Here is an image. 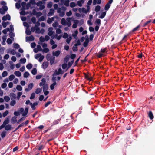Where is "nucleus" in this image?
Segmentation results:
<instances>
[{"instance_id": "37", "label": "nucleus", "mask_w": 155, "mask_h": 155, "mask_svg": "<svg viewBox=\"0 0 155 155\" xmlns=\"http://www.w3.org/2000/svg\"><path fill=\"white\" fill-rule=\"evenodd\" d=\"M16 103V101L15 100H13L11 101L10 104L11 106H13Z\"/></svg>"}, {"instance_id": "42", "label": "nucleus", "mask_w": 155, "mask_h": 155, "mask_svg": "<svg viewBox=\"0 0 155 155\" xmlns=\"http://www.w3.org/2000/svg\"><path fill=\"white\" fill-rule=\"evenodd\" d=\"M60 119H58L53 122V125H55L59 123Z\"/></svg>"}, {"instance_id": "10", "label": "nucleus", "mask_w": 155, "mask_h": 155, "mask_svg": "<svg viewBox=\"0 0 155 155\" xmlns=\"http://www.w3.org/2000/svg\"><path fill=\"white\" fill-rule=\"evenodd\" d=\"M54 10L53 8H51L50 9V11L48 13V16H50L51 15H54Z\"/></svg>"}, {"instance_id": "4", "label": "nucleus", "mask_w": 155, "mask_h": 155, "mask_svg": "<svg viewBox=\"0 0 155 155\" xmlns=\"http://www.w3.org/2000/svg\"><path fill=\"white\" fill-rule=\"evenodd\" d=\"M38 104V103L37 102H35L32 104V103H30V105L32 109L34 110L35 109V106Z\"/></svg>"}, {"instance_id": "52", "label": "nucleus", "mask_w": 155, "mask_h": 155, "mask_svg": "<svg viewBox=\"0 0 155 155\" xmlns=\"http://www.w3.org/2000/svg\"><path fill=\"white\" fill-rule=\"evenodd\" d=\"M31 21L33 24H35L36 22V19L35 17H32L31 18Z\"/></svg>"}, {"instance_id": "6", "label": "nucleus", "mask_w": 155, "mask_h": 155, "mask_svg": "<svg viewBox=\"0 0 155 155\" xmlns=\"http://www.w3.org/2000/svg\"><path fill=\"white\" fill-rule=\"evenodd\" d=\"M35 38L32 35H31L29 37H26V40L29 41H32L34 40Z\"/></svg>"}, {"instance_id": "23", "label": "nucleus", "mask_w": 155, "mask_h": 155, "mask_svg": "<svg viewBox=\"0 0 155 155\" xmlns=\"http://www.w3.org/2000/svg\"><path fill=\"white\" fill-rule=\"evenodd\" d=\"M70 58V56L68 55H67L66 56L65 58H64V62L65 63H67L68 61L69 60Z\"/></svg>"}, {"instance_id": "55", "label": "nucleus", "mask_w": 155, "mask_h": 155, "mask_svg": "<svg viewBox=\"0 0 155 155\" xmlns=\"http://www.w3.org/2000/svg\"><path fill=\"white\" fill-rule=\"evenodd\" d=\"M9 63L10 64V68L12 69H14L15 68V65L13 64H11V63H12V61H10L9 62Z\"/></svg>"}, {"instance_id": "53", "label": "nucleus", "mask_w": 155, "mask_h": 155, "mask_svg": "<svg viewBox=\"0 0 155 155\" xmlns=\"http://www.w3.org/2000/svg\"><path fill=\"white\" fill-rule=\"evenodd\" d=\"M62 68L63 69H65L67 67V65L66 63L63 64L62 65Z\"/></svg>"}, {"instance_id": "5", "label": "nucleus", "mask_w": 155, "mask_h": 155, "mask_svg": "<svg viewBox=\"0 0 155 155\" xmlns=\"http://www.w3.org/2000/svg\"><path fill=\"white\" fill-rule=\"evenodd\" d=\"M49 62L48 61L44 62L42 65V67L44 69H46L48 66Z\"/></svg>"}, {"instance_id": "8", "label": "nucleus", "mask_w": 155, "mask_h": 155, "mask_svg": "<svg viewBox=\"0 0 155 155\" xmlns=\"http://www.w3.org/2000/svg\"><path fill=\"white\" fill-rule=\"evenodd\" d=\"M74 61V60H73L71 61V62H69L68 64V67L66 70L65 71H67L68 70L72 65Z\"/></svg>"}, {"instance_id": "28", "label": "nucleus", "mask_w": 155, "mask_h": 155, "mask_svg": "<svg viewBox=\"0 0 155 155\" xmlns=\"http://www.w3.org/2000/svg\"><path fill=\"white\" fill-rule=\"evenodd\" d=\"M110 6V5L108 4H106L104 7V9L105 10L107 11L109 9Z\"/></svg>"}, {"instance_id": "3", "label": "nucleus", "mask_w": 155, "mask_h": 155, "mask_svg": "<svg viewBox=\"0 0 155 155\" xmlns=\"http://www.w3.org/2000/svg\"><path fill=\"white\" fill-rule=\"evenodd\" d=\"M79 22V20H75L74 21V24L73 25L72 27L73 28H76L77 27V25Z\"/></svg>"}, {"instance_id": "32", "label": "nucleus", "mask_w": 155, "mask_h": 155, "mask_svg": "<svg viewBox=\"0 0 155 155\" xmlns=\"http://www.w3.org/2000/svg\"><path fill=\"white\" fill-rule=\"evenodd\" d=\"M22 92H18L17 98L18 100H19L20 99V96L22 95Z\"/></svg>"}, {"instance_id": "12", "label": "nucleus", "mask_w": 155, "mask_h": 155, "mask_svg": "<svg viewBox=\"0 0 155 155\" xmlns=\"http://www.w3.org/2000/svg\"><path fill=\"white\" fill-rule=\"evenodd\" d=\"M53 28L52 27H50L48 28L49 32L48 33V35L49 36H51L53 34V32L52 31Z\"/></svg>"}, {"instance_id": "17", "label": "nucleus", "mask_w": 155, "mask_h": 155, "mask_svg": "<svg viewBox=\"0 0 155 155\" xmlns=\"http://www.w3.org/2000/svg\"><path fill=\"white\" fill-rule=\"evenodd\" d=\"M28 107H26L25 109V110L24 113L22 114V116H25L28 113Z\"/></svg>"}, {"instance_id": "60", "label": "nucleus", "mask_w": 155, "mask_h": 155, "mask_svg": "<svg viewBox=\"0 0 155 155\" xmlns=\"http://www.w3.org/2000/svg\"><path fill=\"white\" fill-rule=\"evenodd\" d=\"M41 54L40 53L36 54L35 55V58L36 59H38L41 56Z\"/></svg>"}, {"instance_id": "27", "label": "nucleus", "mask_w": 155, "mask_h": 155, "mask_svg": "<svg viewBox=\"0 0 155 155\" xmlns=\"http://www.w3.org/2000/svg\"><path fill=\"white\" fill-rule=\"evenodd\" d=\"M31 73L33 75H35L37 73V70L36 68H35L33 69L31 71Z\"/></svg>"}, {"instance_id": "46", "label": "nucleus", "mask_w": 155, "mask_h": 155, "mask_svg": "<svg viewBox=\"0 0 155 155\" xmlns=\"http://www.w3.org/2000/svg\"><path fill=\"white\" fill-rule=\"evenodd\" d=\"M20 61L21 63L22 64L25 63L26 61V59L25 58H21Z\"/></svg>"}, {"instance_id": "16", "label": "nucleus", "mask_w": 155, "mask_h": 155, "mask_svg": "<svg viewBox=\"0 0 155 155\" xmlns=\"http://www.w3.org/2000/svg\"><path fill=\"white\" fill-rule=\"evenodd\" d=\"M11 121L12 124L15 123L17 121V117L16 116L13 117L11 119Z\"/></svg>"}, {"instance_id": "25", "label": "nucleus", "mask_w": 155, "mask_h": 155, "mask_svg": "<svg viewBox=\"0 0 155 155\" xmlns=\"http://www.w3.org/2000/svg\"><path fill=\"white\" fill-rule=\"evenodd\" d=\"M101 21L100 19H97L95 21V24H97L99 26L101 25Z\"/></svg>"}, {"instance_id": "51", "label": "nucleus", "mask_w": 155, "mask_h": 155, "mask_svg": "<svg viewBox=\"0 0 155 155\" xmlns=\"http://www.w3.org/2000/svg\"><path fill=\"white\" fill-rule=\"evenodd\" d=\"M33 87V84L32 83H31L28 84V87L31 90V89Z\"/></svg>"}, {"instance_id": "30", "label": "nucleus", "mask_w": 155, "mask_h": 155, "mask_svg": "<svg viewBox=\"0 0 155 155\" xmlns=\"http://www.w3.org/2000/svg\"><path fill=\"white\" fill-rule=\"evenodd\" d=\"M43 91H47L48 89V84H45L43 85Z\"/></svg>"}, {"instance_id": "29", "label": "nucleus", "mask_w": 155, "mask_h": 155, "mask_svg": "<svg viewBox=\"0 0 155 155\" xmlns=\"http://www.w3.org/2000/svg\"><path fill=\"white\" fill-rule=\"evenodd\" d=\"M3 41L2 42V44L5 45V41L6 40V36H3L2 37Z\"/></svg>"}, {"instance_id": "15", "label": "nucleus", "mask_w": 155, "mask_h": 155, "mask_svg": "<svg viewBox=\"0 0 155 155\" xmlns=\"http://www.w3.org/2000/svg\"><path fill=\"white\" fill-rule=\"evenodd\" d=\"M106 12H105V11L104 12L101 13V15L99 16L98 18H99L103 19L106 16Z\"/></svg>"}, {"instance_id": "11", "label": "nucleus", "mask_w": 155, "mask_h": 155, "mask_svg": "<svg viewBox=\"0 0 155 155\" xmlns=\"http://www.w3.org/2000/svg\"><path fill=\"white\" fill-rule=\"evenodd\" d=\"M50 63L51 65H52L54 63L55 57L54 56H51V58H50Z\"/></svg>"}, {"instance_id": "19", "label": "nucleus", "mask_w": 155, "mask_h": 155, "mask_svg": "<svg viewBox=\"0 0 155 155\" xmlns=\"http://www.w3.org/2000/svg\"><path fill=\"white\" fill-rule=\"evenodd\" d=\"M11 125L10 124H8L5 126V129L6 130H9L11 129Z\"/></svg>"}, {"instance_id": "54", "label": "nucleus", "mask_w": 155, "mask_h": 155, "mask_svg": "<svg viewBox=\"0 0 155 155\" xmlns=\"http://www.w3.org/2000/svg\"><path fill=\"white\" fill-rule=\"evenodd\" d=\"M8 110H6L5 112L3 113L2 114V115L3 117H6L8 114Z\"/></svg>"}, {"instance_id": "41", "label": "nucleus", "mask_w": 155, "mask_h": 155, "mask_svg": "<svg viewBox=\"0 0 155 155\" xmlns=\"http://www.w3.org/2000/svg\"><path fill=\"white\" fill-rule=\"evenodd\" d=\"M42 90L40 88H38L36 89L35 91V93L36 94H38L41 92Z\"/></svg>"}, {"instance_id": "9", "label": "nucleus", "mask_w": 155, "mask_h": 155, "mask_svg": "<svg viewBox=\"0 0 155 155\" xmlns=\"http://www.w3.org/2000/svg\"><path fill=\"white\" fill-rule=\"evenodd\" d=\"M148 115V117H149L150 119L152 120L153 118V115L152 112L151 111H150L149 112Z\"/></svg>"}, {"instance_id": "39", "label": "nucleus", "mask_w": 155, "mask_h": 155, "mask_svg": "<svg viewBox=\"0 0 155 155\" xmlns=\"http://www.w3.org/2000/svg\"><path fill=\"white\" fill-rule=\"evenodd\" d=\"M32 65L31 64L29 63L26 66V68L28 69H31L32 68Z\"/></svg>"}, {"instance_id": "35", "label": "nucleus", "mask_w": 155, "mask_h": 155, "mask_svg": "<svg viewBox=\"0 0 155 155\" xmlns=\"http://www.w3.org/2000/svg\"><path fill=\"white\" fill-rule=\"evenodd\" d=\"M26 3L25 2H22L21 3V5L22 6V8L23 9L25 10V6L26 5Z\"/></svg>"}, {"instance_id": "36", "label": "nucleus", "mask_w": 155, "mask_h": 155, "mask_svg": "<svg viewBox=\"0 0 155 155\" xmlns=\"http://www.w3.org/2000/svg\"><path fill=\"white\" fill-rule=\"evenodd\" d=\"M13 45L15 48L18 49L20 48V45L18 43H15L13 44Z\"/></svg>"}, {"instance_id": "45", "label": "nucleus", "mask_w": 155, "mask_h": 155, "mask_svg": "<svg viewBox=\"0 0 155 155\" xmlns=\"http://www.w3.org/2000/svg\"><path fill=\"white\" fill-rule=\"evenodd\" d=\"M8 75V73L6 71H4L2 74V76L3 77L6 76Z\"/></svg>"}, {"instance_id": "56", "label": "nucleus", "mask_w": 155, "mask_h": 155, "mask_svg": "<svg viewBox=\"0 0 155 155\" xmlns=\"http://www.w3.org/2000/svg\"><path fill=\"white\" fill-rule=\"evenodd\" d=\"M35 32L36 33L39 34L40 33V30L39 27H36L35 28Z\"/></svg>"}, {"instance_id": "2", "label": "nucleus", "mask_w": 155, "mask_h": 155, "mask_svg": "<svg viewBox=\"0 0 155 155\" xmlns=\"http://www.w3.org/2000/svg\"><path fill=\"white\" fill-rule=\"evenodd\" d=\"M2 19L3 21H6L7 20H11V17L9 14H6L2 17Z\"/></svg>"}, {"instance_id": "34", "label": "nucleus", "mask_w": 155, "mask_h": 155, "mask_svg": "<svg viewBox=\"0 0 155 155\" xmlns=\"http://www.w3.org/2000/svg\"><path fill=\"white\" fill-rule=\"evenodd\" d=\"M101 9V7L100 5H97L96 6L95 9V11L96 12H98Z\"/></svg>"}, {"instance_id": "61", "label": "nucleus", "mask_w": 155, "mask_h": 155, "mask_svg": "<svg viewBox=\"0 0 155 155\" xmlns=\"http://www.w3.org/2000/svg\"><path fill=\"white\" fill-rule=\"evenodd\" d=\"M2 8L3 9V10L5 12V11H7L8 10V8L7 6L6 5L3 6H2Z\"/></svg>"}, {"instance_id": "63", "label": "nucleus", "mask_w": 155, "mask_h": 155, "mask_svg": "<svg viewBox=\"0 0 155 155\" xmlns=\"http://www.w3.org/2000/svg\"><path fill=\"white\" fill-rule=\"evenodd\" d=\"M35 94L34 93H32L31 96L30 97V99H34L35 97Z\"/></svg>"}, {"instance_id": "20", "label": "nucleus", "mask_w": 155, "mask_h": 155, "mask_svg": "<svg viewBox=\"0 0 155 155\" xmlns=\"http://www.w3.org/2000/svg\"><path fill=\"white\" fill-rule=\"evenodd\" d=\"M46 83V80L45 78H42L41 80V82L39 83V86H43Z\"/></svg>"}, {"instance_id": "64", "label": "nucleus", "mask_w": 155, "mask_h": 155, "mask_svg": "<svg viewBox=\"0 0 155 155\" xmlns=\"http://www.w3.org/2000/svg\"><path fill=\"white\" fill-rule=\"evenodd\" d=\"M68 35L67 33H64L63 36V38H68Z\"/></svg>"}, {"instance_id": "38", "label": "nucleus", "mask_w": 155, "mask_h": 155, "mask_svg": "<svg viewBox=\"0 0 155 155\" xmlns=\"http://www.w3.org/2000/svg\"><path fill=\"white\" fill-rule=\"evenodd\" d=\"M69 0H66L64 1V4L66 6L68 7L69 5Z\"/></svg>"}, {"instance_id": "31", "label": "nucleus", "mask_w": 155, "mask_h": 155, "mask_svg": "<svg viewBox=\"0 0 155 155\" xmlns=\"http://www.w3.org/2000/svg\"><path fill=\"white\" fill-rule=\"evenodd\" d=\"M6 132L5 131L2 132L1 134V135L2 138H4L6 136Z\"/></svg>"}, {"instance_id": "59", "label": "nucleus", "mask_w": 155, "mask_h": 155, "mask_svg": "<svg viewBox=\"0 0 155 155\" xmlns=\"http://www.w3.org/2000/svg\"><path fill=\"white\" fill-rule=\"evenodd\" d=\"M45 20V18L44 16H41L38 19V21H44Z\"/></svg>"}, {"instance_id": "62", "label": "nucleus", "mask_w": 155, "mask_h": 155, "mask_svg": "<svg viewBox=\"0 0 155 155\" xmlns=\"http://www.w3.org/2000/svg\"><path fill=\"white\" fill-rule=\"evenodd\" d=\"M7 86V84L5 83H3L1 85V87L2 88H5Z\"/></svg>"}, {"instance_id": "13", "label": "nucleus", "mask_w": 155, "mask_h": 155, "mask_svg": "<svg viewBox=\"0 0 155 155\" xmlns=\"http://www.w3.org/2000/svg\"><path fill=\"white\" fill-rule=\"evenodd\" d=\"M71 18L69 17L67 18L66 19V20L67 21L66 24L68 27H70L71 25Z\"/></svg>"}, {"instance_id": "18", "label": "nucleus", "mask_w": 155, "mask_h": 155, "mask_svg": "<svg viewBox=\"0 0 155 155\" xmlns=\"http://www.w3.org/2000/svg\"><path fill=\"white\" fill-rule=\"evenodd\" d=\"M53 83L50 86L51 90H53L54 88V86L57 85V84L56 81L53 82Z\"/></svg>"}, {"instance_id": "44", "label": "nucleus", "mask_w": 155, "mask_h": 155, "mask_svg": "<svg viewBox=\"0 0 155 155\" xmlns=\"http://www.w3.org/2000/svg\"><path fill=\"white\" fill-rule=\"evenodd\" d=\"M15 77L14 75L12 74V75H11L9 76V79L10 81H12L13 79H14L15 78Z\"/></svg>"}, {"instance_id": "22", "label": "nucleus", "mask_w": 155, "mask_h": 155, "mask_svg": "<svg viewBox=\"0 0 155 155\" xmlns=\"http://www.w3.org/2000/svg\"><path fill=\"white\" fill-rule=\"evenodd\" d=\"M14 74L18 77H20L21 75V73L19 71H16L14 72Z\"/></svg>"}, {"instance_id": "7", "label": "nucleus", "mask_w": 155, "mask_h": 155, "mask_svg": "<svg viewBox=\"0 0 155 155\" xmlns=\"http://www.w3.org/2000/svg\"><path fill=\"white\" fill-rule=\"evenodd\" d=\"M61 51L60 50H58L55 52L53 51L52 52V54L54 56L58 57L60 54Z\"/></svg>"}, {"instance_id": "24", "label": "nucleus", "mask_w": 155, "mask_h": 155, "mask_svg": "<svg viewBox=\"0 0 155 155\" xmlns=\"http://www.w3.org/2000/svg\"><path fill=\"white\" fill-rule=\"evenodd\" d=\"M61 23L62 25H67L66 21L64 18H62Z\"/></svg>"}, {"instance_id": "14", "label": "nucleus", "mask_w": 155, "mask_h": 155, "mask_svg": "<svg viewBox=\"0 0 155 155\" xmlns=\"http://www.w3.org/2000/svg\"><path fill=\"white\" fill-rule=\"evenodd\" d=\"M9 96L11 100H12L13 99H15L16 98V94L13 93H10Z\"/></svg>"}, {"instance_id": "49", "label": "nucleus", "mask_w": 155, "mask_h": 155, "mask_svg": "<svg viewBox=\"0 0 155 155\" xmlns=\"http://www.w3.org/2000/svg\"><path fill=\"white\" fill-rule=\"evenodd\" d=\"M72 39V38L71 36H70L67 39H66V42L68 43V44H69L71 41V40Z\"/></svg>"}, {"instance_id": "1", "label": "nucleus", "mask_w": 155, "mask_h": 155, "mask_svg": "<svg viewBox=\"0 0 155 155\" xmlns=\"http://www.w3.org/2000/svg\"><path fill=\"white\" fill-rule=\"evenodd\" d=\"M64 73V71H63L61 68H59L58 69V71L55 70L54 73L53 74L52 76H54L56 75H58L60 74H62Z\"/></svg>"}, {"instance_id": "21", "label": "nucleus", "mask_w": 155, "mask_h": 155, "mask_svg": "<svg viewBox=\"0 0 155 155\" xmlns=\"http://www.w3.org/2000/svg\"><path fill=\"white\" fill-rule=\"evenodd\" d=\"M9 122V118L6 117L5 120H4L3 123V124L5 126Z\"/></svg>"}, {"instance_id": "50", "label": "nucleus", "mask_w": 155, "mask_h": 155, "mask_svg": "<svg viewBox=\"0 0 155 155\" xmlns=\"http://www.w3.org/2000/svg\"><path fill=\"white\" fill-rule=\"evenodd\" d=\"M81 44L80 41L79 39L77 41V43L75 44L74 46H78L80 45Z\"/></svg>"}, {"instance_id": "33", "label": "nucleus", "mask_w": 155, "mask_h": 155, "mask_svg": "<svg viewBox=\"0 0 155 155\" xmlns=\"http://www.w3.org/2000/svg\"><path fill=\"white\" fill-rule=\"evenodd\" d=\"M140 26L139 25L137 26L136 27L134 28L131 31L132 32H134L135 31H137L138 30V29L140 27Z\"/></svg>"}, {"instance_id": "40", "label": "nucleus", "mask_w": 155, "mask_h": 155, "mask_svg": "<svg viewBox=\"0 0 155 155\" xmlns=\"http://www.w3.org/2000/svg\"><path fill=\"white\" fill-rule=\"evenodd\" d=\"M29 75V73L28 72H25L24 74V77L25 78H27Z\"/></svg>"}, {"instance_id": "57", "label": "nucleus", "mask_w": 155, "mask_h": 155, "mask_svg": "<svg viewBox=\"0 0 155 155\" xmlns=\"http://www.w3.org/2000/svg\"><path fill=\"white\" fill-rule=\"evenodd\" d=\"M76 6V4L75 3V2H72L70 4V6L71 7V8H73V7H75Z\"/></svg>"}, {"instance_id": "43", "label": "nucleus", "mask_w": 155, "mask_h": 155, "mask_svg": "<svg viewBox=\"0 0 155 155\" xmlns=\"http://www.w3.org/2000/svg\"><path fill=\"white\" fill-rule=\"evenodd\" d=\"M16 89L19 91H21L22 90V87L20 85H17L16 86Z\"/></svg>"}, {"instance_id": "58", "label": "nucleus", "mask_w": 155, "mask_h": 155, "mask_svg": "<svg viewBox=\"0 0 155 155\" xmlns=\"http://www.w3.org/2000/svg\"><path fill=\"white\" fill-rule=\"evenodd\" d=\"M51 58V55L50 54H48L46 56V58L47 60L49 61L50 59V58Z\"/></svg>"}, {"instance_id": "26", "label": "nucleus", "mask_w": 155, "mask_h": 155, "mask_svg": "<svg viewBox=\"0 0 155 155\" xmlns=\"http://www.w3.org/2000/svg\"><path fill=\"white\" fill-rule=\"evenodd\" d=\"M84 1L83 0H80L78 1L77 2L78 5L80 7H81L82 6V3H83Z\"/></svg>"}, {"instance_id": "47", "label": "nucleus", "mask_w": 155, "mask_h": 155, "mask_svg": "<svg viewBox=\"0 0 155 155\" xmlns=\"http://www.w3.org/2000/svg\"><path fill=\"white\" fill-rule=\"evenodd\" d=\"M52 6V3L51 2H50L47 5L48 8H51Z\"/></svg>"}, {"instance_id": "48", "label": "nucleus", "mask_w": 155, "mask_h": 155, "mask_svg": "<svg viewBox=\"0 0 155 155\" xmlns=\"http://www.w3.org/2000/svg\"><path fill=\"white\" fill-rule=\"evenodd\" d=\"M4 99L6 102H8L10 99L9 97L7 96H5L4 97Z\"/></svg>"}]
</instances>
